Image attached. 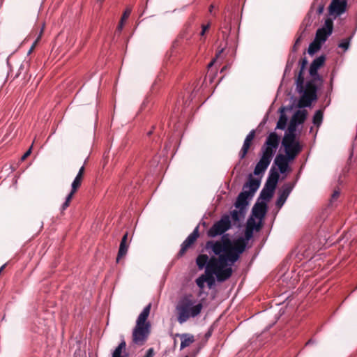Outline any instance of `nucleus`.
I'll use <instances>...</instances> for the list:
<instances>
[{"mask_svg":"<svg viewBox=\"0 0 357 357\" xmlns=\"http://www.w3.org/2000/svg\"><path fill=\"white\" fill-rule=\"evenodd\" d=\"M205 249L209 255H214L210 258L206 255H199L196 259L198 268L202 270L206 264H209L206 271L217 273V280L225 282L232 274L231 266L240 258L245 251V246L239 245L238 238L231 240L228 234H222L220 241H208Z\"/></svg>","mask_w":357,"mask_h":357,"instance_id":"obj_1","label":"nucleus"},{"mask_svg":"<svg viewBox=\"0 0 357 357\" xmlns=\"http://www.w3.org/2000/svg\"><path fill=\"white\" fill-rule=\"evenodd\" d=\"M203 305L201 303H196V301L192 298L191 295L182 297L176 307L178 313L177 320L180 324L186 322L190 317L194 318L198 316Z\"/></svg>","mask_w":357,"mask_h":357,"instance_id":"obj_2","label":"nucleus"},{"mask_svg":"<svg viewBox=\"0 0 357 357\" xmlns=\"http://www.w3.org/2000/svg\"><path fill=\"white\" fill-rule=\"evenodd\" d=\"M151 304L147 305L138 316L136 325L132 330V342L137 345H143L151 332V324L146 319L149 315Z\"/></svg>","mask_w":357,"mask_h":357,"instance_id":"obj_3","label":"nucleus"},{"mask_svg":"<svg viewBox=\"0 0 357 357\" xmlns=\"http://www.w3.org/2000/svg\"><path fill=\"white\" fill-rule=\"evenodd\" d=\"M261 184V178H253L250 174L248 181L243 186V191L237 197L234 206L241 210V213H245L246 207L250 200L253 197Z\"/></svg>","mask_w":357,"mask_h":357,"instance_id":"obj_4","label":"nucleus"},{"mask_svg":"<svg viewBox=\"0 0 357 357\" xmlns=\"http://www.w3.org/2000/svg\"><path fill=\"white\" fill-rule=\"evenodd\" d=\"M296 86L298 93L302 94L298 107L299 108L310 107L312 102L317 98L318 88L314 80L307 82L305 86H304V78H303L301 86L296 85Z\"/></svg>","mask_w":357,"mask_h":357,"instance_id":"obj_5","label":"nucleus"},{"mask_svg":"<svg viewBox=\"0 0 357 357\" xmlns=\"http://www.w3.org/2000/svg\"><path fill=\"white\" fill-rule=\"evenodd\" d=\"M231 223L228 215H224L220 220L215 222L208 229L207 234L209 237L214 238L225 234L231 228Z\"/></svg>","mask_w":357,"mask_h":357,"instance_id":"obj_6","label":"nucleus"},{"mask_svg":"<svg viewBox=\"0 0 357 357\" xmlns=\"http://www.w3.org/2000/svg\"><path fill=\"white\" fill-rule=\"evenodd\" d=\"M282 146L284 147L285 153L289 157V160H294L297 155L302 151V146L296 137H283Z\"/></svg>","mask_w":357,"mask_h":357,"instance_id":"obj_7","label":"nucleus"},{"mask_svg":"<svg viewBox=\"0 0 357 357\" xmlns=\"http://www.w3.org/2000/svg\"><path fill=\"white\" fill-rule=\"evenodd\" d=\"M261 226V223H257L252 218H249L247 221V227L245 228L244 237H239L238 238L239 245H244L245 250L248 241L253 236L254 230H260Z\"/></svg>","mask_w":357,"mask_h":357,"instance_id":"obj_8","label":"nucleus"},{"mask_svg":"<svg viewBox=\"0 0 357 357\" xmlns=\"http://www.w3.org/2000/svg\"><path fill=\"white\" fill-rule=\"evenodd\" d=\"M295 183H284L281 188L278 190V197L275 202V206L280 209L283 205L285 204L287 199H288L289 195L292 192L294 188Z\"/></svg>","mask_w":357,"mask_h":357,"instance_id":"obj_9","label":"nucleus"},{"mask_svg":"<svg viewBox=\"0 0 357 357\" xmlns=\"http://www.w3.org/2000/svg\"><path fill=\"white\" fill-rule=\"evenodd\" d=\"M333 29V20L330 18L326 19L324 26L317 29L314 40L320 43H325L327 38L331 35Z\"/></svg>","mask_w":357,"mask_h":357,"instance_id":"obj_10","label":"nucleus"},{"mask_svg":"<svg viewBox=\"0 0 357 357\" xmlns=\"http://www.w3.org/2000/svg\"><path fill=\"white\" fill-rule=\"evenodd\" d=\"M268 210V205L264 202L257 201L252 208L251 216L254 220L257 218L259 220L258 223L262 225L263 220L264 219Z\"/></svg>","mask_w":357,"mask_h":357,"instance_id":"obj_11","label":"nucleus"},{"mask_svg":"<svg viewBox=\"0 0 357 357\" xmlns=\"http://www.w3.org/2000/svg\"><path fill=\"white\" fill-rule=\"evenodd\" d=\"M199 236V226H197L192 232L188 235V236L185 238V240L181 245V249L177 254V257H181L186 252V250L190 248L192 245L194 244L196 239Z\"/></svg>","mask_w":357,"mask_h":357,"instance_id":"obj_12","label":"nucleus"},{"mask_svg":"<svg viewBox=\"0 0 357 357\" xmlns=\"http://www.w3.org/2000/svg\"><path fill=\"white\" fill-rule=\"evenodd\" d=\"M347 6V0H332L328 8L329 14L339 16L346 11Z\"/></svg>","mask_w":357,"mask_h":357,"instance_id":"obj_13","label":"nucleus"},{"mask_svg":"<svg viewBox=\"0 0 357 357\" xmlns=\"http://www.w3.org/2000/svg\"><path fill=\"white\" fill-rule=\"evenodd\" d=\"M291 160H292L289 159V157L287 155H284L279 153L275 158L273 166L275 167L277 166L279 172L281 174H284L287 171L289 168V162Z\"/></svg>","mask_w":357,"mask_h":357,"instance_id":"obj_14","label":"nucleus"},{"mask_svg":"<svg viewBox=\"0 0 357 357\" xmlns=\"http://www.w3.org/2000/svg\"><path fill=\"white\" fill-rule=\"evenodd\" d=\"M280 178L279 172L277 171L274 166H272L270 169L268 176L265 183L264 186L266 188H271L272 190H275Z\"/></svg>","mask_w":357,"mask_h":357,"instance_id":"obj_15","label":"nucleus"},{"mask_svg":"<svg viewBox=\"0 0 357 357\" xmlns=\"http://www.w3.org/2000/svg\"><path fill=\"white\" fill-rule=\"evenodd\" d=\"M255 136V130H252L248 135L246 136L243 146L241 148V150L239 153V158L241 160L243 159L246 154L248 153V151L250 149L251 142L253 140L254 137Z\"/></svg>","mask_w":357,"mask_h":357,"instance_id":"obj_16","label":"nucleus"},{"mask_svg":"<svg viewBox=\"0 0 357 357\" xmlns=\"http://www.w3.org/2000/svg\"><path fill=\"white\" fill-rule=\"evenodd\" d=\"M326 57L324 55H321L313 60L310 64L309 69V74L310 75H316L318 70L324 64Z\"/></svg>","mask_w":357,"mask_h":357,"instance_id":"obj_17","label":"nucleus"},{"mask_svg":"<svg viewBox=\"0 0 357 357\" xmlns=\"http://www.w3.org/2000/svg\"><path fill=\"white\" fill-rule=\"evenodd\" d=\"M275 190H272L271 188H266L264 186L262 190L260 192L259 196L257 198V201L264 202L267 204L268 202L272 198Z\"/></svg>","mask_w":357,"mask_h":357,"instance_id":"obj_18","label":"nucleus"},{"mask_svg":"<svg viewBox=\"0 0 357 357\" xmlns=\"http://www.w3.org/2000/svg\"><path fill=\"white\" fill-rule=\"evenodd\" d=\"M127 239H128V233H126L123 236L121 243H120L119 250L118 255L116 257L117 262H119V259L121 257H124L127 254L128 248V246L126 244Z\"/></svg>","mask_w":357,"mask_h":357,"instance_id":"obj_19","label":"nucleus"},{"mask_svg":"<svg viewBox=\"0 0 357 357\" xmlns=\"http://www.w3.org/2000/svg\"><path fill=\"white\" fill-rule=\"evenodd\" d=\"M280 143V137L275 132H271L264 143L265 145L277 149Z\"/></svg>","mask_w":357,"mask_h":357,"instance_id":"obj_20","label":"nucleus"},{"mask_svg":"<svg viewBox=\"0 0 357 357\" xmlns=\"http://www.w3.org/2000/svg\"><path fill=\"white\" fill-rule=\"evenodd\" d=\"M181 338L180 349L182 350L184 348L188 347L190 344L195 342V337L190 333L177 334Z\"/></svg>","mask_w":357,"mask_h":357,"instance_id":"obj_21","label":"nucleus"},{"mask_svg":"<svg viewBox=\"0 0 357 357\" xmlns=\"http://www.w3.org/2000/svg\"><path fill=\"white\" fill-rule=\"evenodd\" d=\"M271 162L261 158L254 169V174L259 175L265 172Z\"/></svg>","mask_w":357,"mask_h":357,"instance_id":"obj_22","label":"nucleus"},{"mask_svg":"<svg viewBox=\"0 0 357 357\" xmlns=\"http://www.w3.org/2000/svg\"><path fill=\"white\" fill-rule=\"evenodd\" d=\"M275 151L276 149L264 144L261 148L262 155L261 158L271 162Z\"/></svg>","mask_w":357,"mask_h":357,"instance_id":"obj_23","label":"nucleus"},{"mask_svg":"<svg viewBox=\"0 0 357 357\" xmlns=\"http://www.w3.org/2000/svg\"><path fill=\"white\" fill-rule=\"evenodd\" d=\"M284 109H285L284 107H282L279 109L280 112V115L279 120L277 123L276 129L284 130L286 128L288 119H287V116L284 113Z\"/></svg>","mask_w":357,"mask_h":357,"instance_id":"obj_24","label":"nucleus"},{"mask_svg":"<svg viewBox=\"0 0 357 357\" xmlns=\"http://www.w3.org/2000/svg\"><path fill=\"white\" fill-rule=\"evenodd\" d=\"M298 125L295 122V120H291L290 123L288 126L287 131L284 132L283 137L295 138L296 137V128Z\"/></svg>","mask_w":357,"mask_h":357,"instance_id":"obj_25","label":"nucleus"},{"mask_svg":"<svg viewBox=\"0 0 357 357\" xmlns=\"http://www.w3.org/2000/svg\"><path fill=\"white\" fill-rule=\"evenodd\" d=\"M307 111L303 110H298L295 112V114L293 115L291 120H295V122L297 123V125L302 124L307 117Z\"/></svg>","mask_w":357,"mask_h":357,"instance_id":"obj_26","label":"nucleus"},{"mask_svg":"<svg viewBox=\"0 0 357 357\" xmlns=\"http://www.w3.org/2000/svg\"><path fill=\"white\" fill-rule=\"evenodd\" d=\"M307 64V60L306 57H304L301 60L300 70H299L297 79L296 80V85H298V86H301V84L302 83V79L304 78L303 73V71H304Z\"/></svg>","mask_w":357,"mask_h":357,"instance_id":"obj_27","label":"nucleus"},{"mask_svg":"<svg viewBox=\"0 0 357 357\" xmlns=\"http://www.w3.org/2000/svg\"><path fill=\"white\" fill-rule=\"evenodd\" d=\"M323 118H324V112L321 109L317 110L313 116V119H312L313 124L315 126L319 128L323 122Z\"/></svg>","mask_w":357,"mask_h":357,"instance_id":"obj_28","label":"nucleus"},{"mask_svg":"<svg viewBox=\"0 0 357 357\" xmlns=\"http://www.w3.org/2000/svg\"><path fill=\"white\" fill-rule=\"evenodd\" d=\"M321 47V43L314 40L312 42L307 49V53L310 56H313L317 52H318Z\"/></svg>","mask_w":357,"mask_h":357,"instance_id":"obj_29","label":"nucleus"},{"mask_svg":"<svg viewBox=\"0 0 357 357\" xmlns=\"http://www.w3.org/2000/svg\"><path fill=\"white\" fill-rule=\"evenodd\" d=\"M82 180V178L77 176H75V178H74V180L71 184V190L70 192V194L73 195L75 193L77 190L81 185Z\"/></svg>","mask_w":357,"mask_h":357,"instance_id":"obj_30","label":"nucleus"},{"mask_svg":"<svg viewBox=\"0 0 357 357\" xmlns=\"http://www.w3.org/2000/svg\"><path fill=\"white\" fill-rule=\"evenodd\" d=\"M208 264H208V263L206 264V266H204V268H205V273L207 275V277H206V282H207L208 286L209 287H211L214 284V282H215V280H214V278H213V275H215L217 277V274L218 273H211V272L208 273L206 271V268H207Z\"/></svg>","mask_w":357,"mask_h":357,"instance_id":"obj_31","label":"nucleus"},{"mask_svg":"<svg viewBox=\"0 0 357 357\" xmlns=\"http://www.w3.org/2000/svg\"><path fill=\"white\" fill-rule=\"evenodd\" d=\"M245 213H241L240 209L239 211L234 210L231 212V218L235 222H239L241 220V216L243 217Z\"/></svg>","mask_w":357,"mask_h":357,"instance_id":"obj_32","label":"nucleus"},{"mask_svg":"<svg viewBox=\"0 0 357 357\" xmlns=\"http://www.w3.org/2000/svg\"><path fill=\"white\" fill-rule=\"evenodd\" d=\"M196 284L200 288L204 287L205 282H206V277L204 275H202L196 279Z\"/></svg>","mask_w":357,"mask_h":357,"instance_id":"obj_33","label":"nucleus"},{"mask_svg":"<svg viewBox=\"0 0 357 357\" xmlns=\"http://www.w3.org/2000/svg\"><path fill=\"white\" fill-rule=\"evenodd\" d=\"M73 196V195L70 194V193L66 196L65 202H63V204L61 206V212L65 211L69 206L70 202L72 199Z\"/></svg>","mask_w":357,"mask_h":357,"instance_id":"obj_34","label":"nucleus"},{"mask_svg":"<svg viewBox=\"0 0 357 357\" xmlns=\"http://www.w3.org/2000/svg\"><path fill=\"white\" fill-rule=\"evenodd\" d=\"M350 38L344 39L342 40V42L339 44V47L344 49V50H348L350 44Z\"/></svg>","mask_w":357,"mask_h":357,"instance_id":"obj_35","label":"nucleus"},{"mask_svg":"<svg viewBox=\"0 0 357 357\" xmlns=\"http://www.w3.org/2000/svg\"><path fill=\"white\" fill-rule=\"evenodd\" d=\"M294 60H295V59H294V57H293L291 59H289L287 61V65L285 67V70H284V73H287L288 71L289 72L291 70V68L294 66Z\"/></svg>","mask_w":357,"mask_h":357,"instance_id":"obj_36","label":"nucleus"},{"mask_svg":"<svg viewBox=\"0 0 357 357\" xmlns=\"http://www.w3.org/2000/svg\"><path fill=\"white\" fill-rule=\"evenodd\" d=\"M122 349H121L120 347H116L114 352L112 353V357H124L121 355V353H122Z\"/></svg>","mask_w":357,"mask_h":357,"instance_id":"obj_37","label":"nucleus"},{"mask_svg":"<svg viewBox=\"0 0 357 357\" xmlns=\"http://www.w3.org/2000/svg\"><path fill=\"white\" fill-rule=\"evenodd\" d=\"M340 195V192L339 190H335L331 196V203L332 204L333 202L336 201Z\"/></svg>","mask_w":357,"mask_h":357,"instance_id":"obj_38","label":"nucleus"},{"mask_svg":"<svg viewBox=\"0 0 357 357\" xmlns=\"http://www.w3.org/2000/svg\"><path fill=\"white\" fill-rule=\"evenodd\" d=\"M301 40V36H299L295 41V43L293 46V52H296L297 50V46L299 45L300 42Z\"/></svg>","mask_w":357,"mask_h":357,"instance_id":"obj_39","label":"nucleus"},{"mask_svg":"<svg viewBox=\"0 0 357 357\" xmlns=\"http://www.w3.org/2000/svg\"><path fill=\"white\" fill-rule=\"evenodd\" d=\"M130 13H131V9L130 8H127L124 11L121 19H123V21H124L125 19H126L130 15Z\"/></svg>","mask_w":357,"mask_h":357,"instance_id":"obj_40","label":"nucleus"},{"mask_svg":"<svg viewBox=\"0 0 357 357\" xmlns=\"http://www.w3.org/2000/svg\"><path fill=\"white\" fill-rule=\"evenodd\" d=\"M324 3H320L318 6V8H317V13L318 15H321L323 13L324 10Z\"/></svg>","mask_w":357,"mask_h":357,"instance_id":"obj_41","label":"nucleus"},{"mask_svg":"<svg viewBox=\"0 0 357 357\" xmlns=\"http://www.w3.org/2000/svg\"><path fill=\"white\" fill-rule=\"evenodd\" d=\"M31 149H32V146H31L25 153L22 156V158L21 160H24L26 158H27L31 153Z\"/></svg>","mask_w":357,"mask_h":357,"instance_id":"obj_42","label":"nucleus"},{"mask_svg":"<svg viewBox=\"0 0 357 357\" xmlns=\"http://www.w3.org/2000/svg\"><path fill=\"white\" fill-rule=\"evenodd\" d=\"M126 346V342L124 340L123 336L121 335V342L118 345V347H120L122 349H125Z\"/></svg>","mask_w":357,"mask_h":357,"instance_id":"obj_43","label":"nucleus"},{"mask_svg":"<svg viewBox=\"0 0 357 357\" xmlns=\"http://www.w3.org/2000/svg\"><path fill=\"white\" fill-rule=\"evenodd\" d=\"M123 26V19H121V21L116 28V31L121 32Z\"/></svg>","mask_w":357,"mask_h":357,"instance_id":"obj_44","label":"nucleus"},{"mask_svg":"<svg viewBox=\"0 0 357 357\" xmlns=\"http://www.w3.org/2000/svg\"><path fill=\"white\" fill-rule=\"evenodd\" d=\"M84 172V166L82 165L80 167V169H79V172H78V173H77V174L76 176L82 178Z\"/></svg>","mask_w":357,"mask_h":357,"instance_id":"obj_45","label":"nucleus"},{"mask_svg":"<svg viewBox=\"0 0 357 357\" xmlns=\"http://www.w3.org/2000/svg\"><path fill=\"white\" fill-rule=\"evenodd\" d=\"M310 76L312 77V78H313L312 80H314V82L316 80H321V77L318 73V72H317V75H310Z\"/></svg>","mask_w":357,"mask_h":357,"instance_id":"obj_46","label":"nucleus"},{"mask_svg":"<svg viewBox=\"0 0 357 357\" xmlns=\"http://www.w3.org/2000/svg\"><path fill=\"white\" fill-rule=\"evenodd\" d=\"M212 332H213V329H212V328H210V329H209V330L206 333V334H205V335H204V336H205V338H206V339L209 338V337L211 336V335H212Z\"/></svg>","mask_w":357,"mask_h":357,"instance_id":"obj_47","label":"nucleus"},{"mask_svg":"<svg viewBox=\"0 0 357 357\" xmlns=\"http://www.w3.org/2000/svg\"><path fill=\"white\" fill-rule=\"evenodd\" d=\"M210 27V23H208L206 25H202V29L204 32H206V30H208Z\"/></svg>","mask_w":357,"mask_h":357,"instance_id":"obj_48","label":"nucleus"},{"mask_svg":"<svg viewBox=\"0 0 357 357\" xmlns=\"http://www.w3.org/2000/svg\"><path fill=\"white\" fill-rule=\"evenodd\" d=\"M213 8H214V6H213V4H211V5L210 6V7H209V13H210L211 14H213Z\"/></svg>","mask_w":357,"mask_h":357,"instance_id":"obj_49","label":"nucleus"},{"mask_svg":"<svg viewBox=\"0 0 357 357\" xmlns=\"http://www.w3.org/2000/svg\"><path fill=\"white\" fill-rule=\"evenodd\" d=\"M215 61V59L212 60V61H211L208 64V68H211V67L213 65V63H214Z\"/></svg>","mask_w":357,"mask_h":357,"instance_id":"obj_50","label":"nucleus"},{"mask_svg":"<svg viewBox=\"0 0 357 357\" xmlns=\"http://www.w3.org/2000/svg\"><path fill=\"white\" fill-rule=\"evenodd\" d=\"M312 342H313L312 340H308V341L307 342L306 345H309V344H312Z\"/></svg>","mask_w":357,"mask_h":357,"instance_id":"obj_51","label":"nucleus"},{"mask_svg":"<svg viewBox=\"0 0 357 357\" xmlns=\"http://www.w3.org/2000/svg\"><path fill=\"white\" fill-rule=\"evenodd\" d=\"M152 132H153V130H152L149 131V132H147V135H148V136H150V135L152 134Z\"/></svg>","mask_w":357,"mask_h":357,"instance_id":"obj_52","label":"nucleus"},{"mask_svg":"<svg viewBox=\"0 0 357 357\" xmlns=\"http://www.w3.org/2000/svg\"><path fill=\"white\" fill-rule=\"evenodd\" d=\"M223 50H221L220 51L218 52V53L217 54L216 56L218 57L222 52Z\"/></svg>","mask_w":357,"mask_h":357,"instance_id":"obj_53","label":"nucleus"},{"mask_svg":"<svg viewBox=\"0 0 357 357\" xmlns=\"http://www.w3.org/2000/svg\"><path fill=\"white\" fill-rule=\"evenodd\" d=\"M205 34V32H204V31L202 30V32L200 33L201 36H204Z\"/></svg>","mask_w":357,"mask_h":357,"instance_id":"obj_54","label":"nucleus"},{"mask_svg":"<svg viewBox=\"0 0 357 357\" xmlns=\"http://www.w3.org/2000/svg\"><path fill=\"white\" fill-rule=\"evenodd\" d=\"M32 49H33V47L30 49L29 53L31 52V51H32Z\"/></svg>","mask_w":357,"mask_h":357,"instance_id":"obj_55","label":"nucleus"},{"mask_svg":"<svg viewBox=\"0 0 357 357\" xmlns=\"http://www.w3.org/2000/svg\"><path fill=\"white\" fill-rule=\"evenodd\" d=\"M185 357H188V356H185Z\"/></svg>","mask_w":357,"mask_h":357,"instance_id":"obj_56","label":"nucleus"}]
</instances>
